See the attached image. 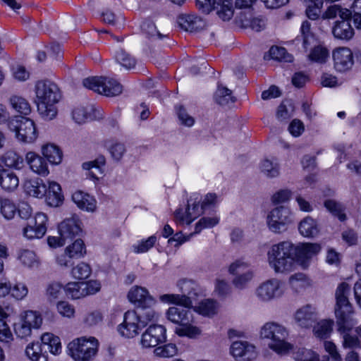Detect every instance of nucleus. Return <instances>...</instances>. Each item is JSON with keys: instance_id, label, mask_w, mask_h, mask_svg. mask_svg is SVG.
Segmentation results:
<instances>
[{"instance_id": "a19ab883", "label": "nucleus", "mask_w": 361, "mask_h": 361, "mask_svg": "<svg viewBox=\"0 0 361 361\" xmlns=\"http://www.w3.org/2000/svg\"><path fill=\"white\" fill-rule=\"evenodd\" d=\"M261 172L268 178H275L279 175V164L275 160L264 159L260 165Z\"/></svg>"}, {"instance_id": "c9c22d12", "label": "nucleus", "mask_w": 361, "mask_h": 361, "mask_svg": "<svg viewBox=\"0 0 361 361\" xmlns=\"http://www.w3.org/2000/svg\"><path fill=\"white\" fill-rule=\"evenodd\" d=\"M42 345L49 347L48 352L54 355H58L61 353V345L60 338L50 333L44 334L41 337Z\"/></svg>"}, {"instance_id": "338daca9", "label": "nucleus", "mask_w": 361, "mask_h": 361, "mask_svg": "<svg viewBox=\"0 0 361 361\" xmlns=\"http://www.w3.org/2000/svg\"><path fill=\"white\" fill-rule=\"evenodd\" d=\"M292 196V192L288 189H283L275 192L271 197V202L274 204H279L288 202Z\"/></svg>"}, {"instance_id": "bf43d9fd", "label": "nucleus", "mask_w": 361, "mask_h": 361, "mask_svg": "<svg viewBox=\"0 0 361 361\" xmlns=\"http://www.w3.org/2000/svg\"><path fill=\"white\" fill-rule=\"evenodd\" d=\"M63 293V286L60 283L51 282L46 289V296L50 302L59 298Z\"/></svg>"}, {"instance_id": "0e129e2a", "label": "nucleus", "mask_w": 361, "mask_h": 361, "mask_svg": "<svg viewBox=\"0 0 361 361\" xmlns=\"http://www.w3.org/2000/svg\"><path fill=\"white\" fill-rule=\"evenodd\" d=\"M295 361H317V354L311 350L299 348L295 353Z\"/></svg>"}, {"instance_id": "412c9836", "label": "nucleus", "mask_w": 361, "mask_h": 361, "mask_svg": "<svg viewBox=\"0 0 361 361\" xmlns=\"http://www.w3.org/2000/svg\"><path fill=\"white\" fill-rule=\"evenodd\" d=\"M321 247L317 243H302L295 246V260L305 269L308 267L310 259L319 253Z\"/></svg>"}, {"instance_id": "a18cd8bd", "label": "nucleus", "mask_w": 361, "mask_h": 361, "mask_svg": "<svg viewBox=\"0 0 361 361\" xmlns=\"http://www.w3.org/2000/svg\"><path fill=\"white\" fill-rule=\"evenodd\" d=\"M27 192L36 197H42L47 193V185L42 180L30 182L27 185Z\"/></svg>"}, {"instance_id": "c85d7f7f", "label": "nucleus", "mask_w": 361, "mask_h": 361, "mask_svg": "<svg viewBox=\"0 0 361 361\" xmlns=\"http://www.w3.org/2000/svg\"><path fill=\"white\" fill-rule=\"evenodd\" d=\"M48 348L42 343H32L27 346L25 354L32 361H47Z\"/></svg>"}, {"instance_id": "680f3d73", "label": "nucleus", "mask_w": 361, "mask_h": 361, "mask_svg": "<svg viewBox=\"0 0 361 361\" xmlns=\"http://www.w3.org/2000/svg\"><path fill=\"white\" fill-rule=\"evenodd\" d=\"M219 221L217 217H202L195 225L194 233H199L204 228H212Z\"/></svg>"}, {"instance_id": "603ef678", "label": "nucleus", "mask_w": 361, "mask_h": 361, "mask_svg": "<svg viewBox=\"0 0 361 361\" xmlns=\"http://www.w3.org/2000/svg\"><path fill=\"white\" fill-rule=\"evenodd\" d=\"M269 54L271 59L279 61L291 62L293 60V56L288 54L283 47H271L269 49Z\"/></svg>"}, {"instance_id": "2eb2a0df", "label": "nucleus", "mask_w": 361, "mask_h": 361, "mask_svg": "<svg viewBox=\"0 0 361 361\" xmlns=\"http://www.w3.org/2000/svg\"><path fill=\"white\" fill-rule=\"evenodd\" d=\"M282 283L276 279L267 280L256 289V295L263 302L270 301L282 295Z\"/></svg>"}, {"instance_id": "37998d69", "label": "nucleus", "mask_w": 361, "mask_h": 361, "mask_svg": "<svg viewBox=\"0 0 361 361\" xmlns=\"http://www.w3.org/2000/svg\"><path fill=\"white\" fill-rule=\"evenodd\" d=\"M17 212L14 202L7 198H0V212L7 220L12 219Z\"/></svg>"}, {"instance_id": "4d7b16f0", "label": "nucleus", "mask_w": 361, "mask_h": 361, "mask_svg": "<svg viewBox=\"0 0 361 361\" xmlns=\"http://www.w3.org/2000/svg\"><path fill=\"white\" fill-rule=\"evenodd\" d=\"M71 273L74 278L83 280L87 279L90 276L92 269L88 264L80 262L76 267L73 268Z\"/></svg>"}, {"instance_id": "79ce46f5", "label": "nucleus", "mask_w": 361, "mask_h": 361, "mask_svg": "<svg viewBox=\"0 0 361 361\" xmlns=\"http://www.w3.org/2000/svg\"><path fill=\"white\" fill-rule=\"evenodd\" d=\"M69 258L78 259L86 254V248L83 241L81 239H77L66 249Z\"/></svg>"}, {"instance_id": "09e8293b", "label": "nucleus", "mask_w": 361, "mask_h": 361, "mask_svg": "<svg viewBox=\"0 0 361 361\" xmlns=\"http://www.w3.org/2000/svg\"><path fill=\"white\" fill-rule=\"evenodd\" d=\"M82 282H71L68 283L64 288L68 297L73 299H79L85 297L84 288Z\"/></svg>"}, {"instance_id": "cd10ccee", "label": "nucleus", "mask_w": 361, "mask_h": 361, "mask_svg": "<svg viewBox=\"0 0 361 361\" xmlns=\"http://www.w3.org/2000/svg\"><path fill=\"white\" fill-rule=\"evenodd\" d=\"M180 27L185 31L195 32L204 27L203 20L195 15H181L178 18Z\"/></svg>"}, {"instance_id": "69168bd1", "label": "nucleus", "mask_w": 361, "mask_h": 361, "mask_svg": "<svg viewBox=\"0 0 361 361\" xmlns=\"http://www.w3.org/2000/svg\"><path fill=\"white\" fill-rule=\"evenodd\" d=\"M109 151L115 161H120L126 153V147L123 143L115 142L109 147Z\"/></svg>"}, {"instance_id": "393cba45", "label": "nucleus", "mask_w": 361, "mask_h": 361, "mask_svg": "<svg viewBox=\"0 0 361 361\" xmlns=\"http://www.w3.org/2000/svg\"><path fill=\"white\" fill-rule=\"evenodd\" d=\"M72 200L78 208L86 212H94L97 209L95 198L83 191H75L72 195Z\"/></svg>"}, {"instance_id": "4468645a", "label": "nucleus", "mask_w": 361, "mask_h": 361, "mask_svg": "<svg viewBox=\"0 0 361 361\" xmlns=\"http://www.w3.org/2000/svg\"><path fill=\"white\" fill-rule=\"evenodd\" d=\"M338 331L343 338L342 345L344 348H354L360 346L359 338L350 334L356 324L353 318L336 320Z\"/></svg>"}, {"instance_id": "8fccbe9b", "label": "nucleus", "mask_w": 361, "mask_h": 361, "mask_svg": "<svg viewBox=\"0 0 361 361\" xmlns=\"http://www.w3.org/2000/svg\"><path fill=\"white\" fill-rule=\"evenodd\" d=\"M20 261L25 265L30 268L38 267L39 265V258L36 254L29 250H23L18 257Z\"/></svg>"}, {"instance_id": "aec40b11", "label": "nucleus", "mask_w": 361, "mask_h": 361, "mask_svg": "<svg viewBox=\"0 0 361 361\" xmlns=\"http://www.w3.org/2000/svg\"><path fill=\"white\" fill-rule=\"evenodd\" d=\"M59 232L62 239L72 240L82 232L81 222L79 218L73 215L66 218L59 225Z\"/></svg>"}, {"instance_id": "f3484780", "label": "nucleus", "mask_w": 361, "mask_h": 361, "mask_svg": "<svg viewBox=\"0 0 361 361\" xmlns=\"http://www.w3.org/2000/svg\"><path fill=\"white\" fill-rule=\"evenodd\" d=\"M230 351L237 361H252L257 357L255 345L247 341H233L231 345Z\"/></svg>"}, {"instance_id": "4c0bfd02", "label": "nucleus", "mask_w": 361, "mask_h": 361, "mask_svg": "<svg viewBox=\"0 0 361 361\" xmlns=\"http://www.w3.org/2000/svg\"><path fill=\"white\" fill-rule=\"evenodd\" d=\"M42 154L53 164H59L62 160V152L54 145H46L42 147Z\"/></svg>"}, {"instance_id": "f03ea898", "label": "nucleus", "mask_w": 361, "mask_h": 361, "mask_svg": "<svg viewBox=\"0 0 361 361\" xmlns=\"http://www.w3.org/2000/svg\"><path fill=\"white\" fill-rule=\"evenodd\" d=\"M295 260V246L290 241L273 245L267 252L269 267L277 274L290 271Z\"/></svg>"}, {"instance_id": "5fc2aeb1", "label": "nucleus", "mask_w": 361, "mask_h": 361, "mask_svg": "<svg viewBox=\"0 0 361 361\" xmlns=\"http://www.w3.org/2000/svg\"><path fill=\"white\" fill-rule=\"evenodd\" d=\"M289 283L295 292H300L309 285L306 276L302 273L291 276L289 279Z\"/></svg>"}, {"instance_id": "e433bc0d", "label": "nucleus", "mask_w": 361, "mask_h": 361, "mask_svg": "<svg viewBox=\"0 0 361 361\" xmlns=\"http://www.w3.org/2000/svg\"><path fill=\"white\" fill-rule=\"evenodd\" d=\"M9 103L11 107L20 114L27 116L31 112L29 102L22 97L13 95L11 97Z\"/></svg>"}, {"instance_id": "7ed1b4c3", "label": "nucleus", "mask_w": 361, "mask_h": 361, "mask_svg": "<svg viewBox=\"0 0 361 361\" xmlns=\"http://www.w3.org/2000/svg\"><path fill=\"white\" fill-rule=\"evenodd\" d=\"M260 334L262 338L270 340L269 347L279 355H286L293 349V345L286 341L288 330L278 323H266Z\"/></svg>"}, {"instance_id": "f257e3e1", "label": "nucleus", "mask_w": 361, "mask_h": 361, "mask_svg": "<svg viewBox=\"0 0 361 361\" xmlns=\"http://www.w3.org/2000/svg\"><path fill=\"white\" fill-rule=\"evenodd\" d=\"M37 111L42 118L50 121L57 114L55 106L60 98L61 93L58 86L50 80H40L35 85Z\"/></svg>"}, {"instance_id": "b1692460", "label": "nucleus", "mask_w": 361, "mask_h": 361, "mask_svg": "<svg viewBox=\"0 0 361 361\" xmlns=\"http://www.w3.org/2000/svg\"><path fill=\"white\" fill-rule=\"evenodd\" d=\"M128 300L134 303L137 308L142 305H153L154 299L149 294L148 290L140 286H133L128 293Z\"/></svg>"}, {"instance_id": "3c124183", "label": "nucleus", "mask_w": 361, "mask_h": 361, "mask_svg": "<svg viewBox=\"0 0 361 361\" xmlns=\"http://www.w3.org/2000/svg\"><path fill=\"white\" fill-rule=\"evenodd\" d=\"M116 60L126 69L133 68L136 64L135 59L123 49H120L116 52Z\"/></svg>"}, {"instance_id": "ddd939ff", "label": "nucleus", "mask_w": 361, "mask_h": 361, "mask_svg": "<svg viewBox=\"0 0 361 361\" xmlns=\"http://www.w3.org/2000/svg\"><path fill=\"white\" fill-rule=\"evenodd\" d=\"M166 329L162 325H150L142 334L140 344L142 348H149L164 343L166 340Z\"/></svg>"}, {"instance_id": "39448f33", "label": "nucleus", "mask_w": 361, "mask_h": 361, "mask_svg": "<svg viewBox=\"0 0 361 361\" xmlns=\"http://www.w3.org/2000/svg\"><path fill=\"white\" fill-rule=\"evenodd\" d=\"M99 342L94 337H80L68 345V355L75 361H91L97 355Z\"/></svg>"}, {"instance_id": "4be33fe9", "label": "nucleus", "mask_w": 361, "mask_h": 361, "mask_svg": "<svg viewBox=\"0 0 361 361\" xmlns=\"http://www.w3.org/2000/svg\"><path fill=\"white\" fill-rule=\"evenodd\" d=\"M316 308L306 305L299 308L295 313L294 319L296 324L302 328H310L317 321Z\"/></svg>"}, {"instance_id": "774afa93", "label": "nucleus", "mask_w": 361, "mask_h": 361, "mask_svg": "<svg viewBox=\"0 0 361 361\" xmlns=\"http://www.w3.org/2000/svg\"><path fill=\"white\" fill-rule=\"evenodd\" d=\"M102 320V312L99 310H94L86 315L84 322L87 326H92L99 324Z\"/></svg>"}, {"instance_id": "423d86ee", "label": "nucleus", "mask_w": 361, "mask_h": 361, "mask_svg": "<svg viewBox=\"0 0 361 361\" xmlns=\"http://www.w3.org/2000/svg\"><path fill=\"white\" fill-rule=\"evenodd\" d=\"M8 128L15 133L16 139L23 143H33L38 137L35 122L23 116H12L8 123Z\"/></svg>"}, {"instance_id": "ea45409f", "label": "nucleus", "mask_w": 361, "mask_h": 361, "mask_svg": "<svg viewBox=\"0 0 361 361\" xmlns=\"http://www.w3.org/2000/svg\"><path fill=\"white\" fill-rule=\"evenodd\" d=\"M152 305H142L138 307L137 310L135 311L142 326H145L148 322L157 318L156 312L152 308Z\"/></svg>"}, {"instance_id": "bb28decb", "label": "nucleus", "mask_w": 361, "mask_h": 361, "mask_svg": "<svg viewBox=\"0 0 361 361\" xmlns=\"http://www.w3.org/2000/svg\"><path fill=\"white\" fill-rule=\"evenodd\" d=\"M105 164V157L100 155L94 160L84 162L82 167L84 170L89 171V176L91 178L99 180L104 173Z\"/></svg>"}, {"instance_id": "f8f14e48", "label": "nucleus", "mask_w": 361, "mask_h": 361, "mask_svg": "<svg viewBox=\"0 0 361 361\" xmlns=\"http://www.w3.org/2000/svg\"><path fill=\"white\" fill-rule=\"evenodd\" d=\"M250 264L243 259H237L228 267L229 274L235 276L232 280L233 286L238 289H243L251 281L254 272L249 269Z\"/></svg>"}, {"instance_id": "6e6552de", "label": "nucleus", "mask_w": 361, "mask_h": 361, "mask_svg": "<svg viewBox=\"0 0 361 361\" xmlns=\"http://www.w3.org/2000/svg\"><path fill=\"white\" fill-rule=\"evenodd\" d=\"M42 324V317L39 312L32 310L25 311L14 324V332L18 338L27 340L32 335V330L39 329Z\"/></svg>"}, {"instance_id": "7c9ffc66", "label": "nucleus", "mask_w": 361, "mask_h": 361, "mask_svg": "<svg viewBox=\"0 0 361 361\" xmlns=\"http://www.w3.org/2000/svg\"><path fill=\"white\" fill-rule=\"evenodd\" d=\"M96 111L92 105L78 106L73 111V118L78 123H85L88 119L99 118V116L96 114Z\"/></svg>"}, {"instance_id": "58836bf2", "label": "nucleus", "mask_w": 361, "mask_h": 361, "mask_svg": "<svg viewBox=\"0 0 361 361\" xmlns=\"http://www.w3.org/2000/svg\"><path fill=\"white\" fill-rule=\"evenodd\" d=\"M214 98L216 102L221 106L233 104L235 101V98L232 95L231 90L220 85H218Z\"/></svg>"}, {"instance_id": "052dcab7", "label": "nucleus", "mask_w": 361, "mask_h": 361, "mask_svg": "<svg viewBox=\"0 0 361 361\" xmlns=\"http://www.w3.org/2000/svg\"><path fill=\"white\" fill-rule=\"evenodd\" d=\"M325 207L341 221L345 220L346 216L343 213L341 205L334 200H328L324 202Z\"/></svg>"}, {"instance_id": "6ab92c4d", "label": "nucleus", "mask_w": 361, "mask_h": 361, "mask_svg": "<svg viewBox=\"0 0 361 361\" xmlns=\"http://www.w3.org/2000/svg\"><path fill=\"white\" fill-rule=\"evenodd\" d=\"M334 68L339 72L350 69L353 65V56L351 50L347 47H340L333 51Z\"/></svg>"}, {"instance_id": "c03bdc74", "label": "nucleus", "mask_w": 361, "mask_h": 361, "mask_svg": "<svg viewBox=\"0 0 361 361\" xmlns=\"http://www.w3.org/2000/svg\"><path fill=\"white\" fill-rule=\"evenodd\" d=\"M307 4L305 13L310 20L319 19L322 13V3L319 0H304Z\"/></svg>"}, {"instance_id": "2f4dec72", "label": "nucleus", "mask_w": 361, "mask_h": 361, "mask_svg": "<svg viewBox=\"0 0 361 361\" xmlns=\"http://www.w3.org/2000/svg\"><path fill=\"white\" fill-rule=\"evenodd\" d=\"M19 185V178L13 171L2 170L0 173V186L7 192L15 190Z\"/></svg>"}, {"instance_id": "13d9d810", "label": "nucleus", "mask_w": 361, "mask_h": 361, "mask_svg": "<svg viewBox=\"0 0 361 361\" xmlns=\"http://www.w3.org/2000/svg\"><path fill=\"white\" fill-rule=\"evenodd\" d=\"M178 353V348L173 343H168L156 348L154 353L160 357H171L175 356Z\"/></svg>"}, {"instance_id": "de8ad7c7", "label": "nucleus", "mask_w": 361, "mask_h": 361, "mask_svg": "<svg viewBox=\"0 0 361 361\" xmlns=\"http://www.w3.org/2000/svg\"><path fill=\"white\" fill-rule=\"evenodd\" d=\"M195 310L202 315L212 316L216 313L217 304L213 300L205 299L200 302Z\"/></svg>"}, {"instance_id": "864d4df0", "label": "nucleus", "mask_w": 361, "mask_h": 361, "mask_svg": "<svg viewBox=\"0 0 361 361\" xmlns=\"http://www.w3.org/2000/svg\"><path fill=\"white\" fill-rule=\"evenodd\" d=\"M294 111V106L290 101L283 102L276 112L277 118L280 121H285L290 118L293 116Z\"/></svg>"}, {"instance_id": "dca6fc26", "label": "nucleus", "mask_w": 361, "mask_h": 361, "mask_svg": "<svg viewBox=\"0 0 361 361\" xmlns=\"http://www.w3.org/2000/svg\"><path fill=\"white\" fill-rule=\"evenodd\" d=\"M47 216L39 212L36 214L33 223L29 224L23 228V236L28 240L42 238L47 232Z\"/></svg>"}, {"instance_id": "473e14b6", "label": "nucleus", "mask_w": 361, "mask_h": 361, "mask_svg": "<svg viewBox=\"0 0 361 361\" xmlns=\"http://www.w3.org/2000/svg\"><path fill=\"white\" fill-rule=\"evenodd\" d=\"M1 161L6 166L15 169H21L24 166V159L16 152L9 150L1 157Z\"/></svg>"}, {"instance_id": "0eeeda50", "label": "nucleus", "mask_w": 361, "mask_h": 361, "mask_svg": "<svg viewBox=\"0 0 361 361\" xmlns=\"http://www.w3.org/2000/svg\"><path fill=\"white\" fill-rule=\"evenodd\" d=\"M293 222V216L291 211L284 206L274 207L267 216V227L274 233L279 234L286 231L288 226Z\"/></svg>"}, {"instance_id": "5701e85b", "label": "nucleus", "mask_w": 361, "mask_h": 361, "mask_svg": "<svg viewBox=\"0 0 361 361\" xmlns=\"http://www.w3.org/2000/svg\"><path fill=\"white\" fill-rule=\"evenodd\" d=\"M166 316L169 321L180 325H186L192 322V313L190 307L180 305L179 307H171L166 312Z\"/></svg>"}, {"instance_id": "f704fd0d", "label": "nucleus", "mask_w": 361, "mask_h": 361, "mask_svg": "<svg viewBox=\"0 0 361 361\" xmlns=\"http://www.w3.org/2000/svg\"><path fill=\"white\" fill-rule=\"evenodd\" d=\"M333 325L334 321L331 319H322L319 321L314 326V335L319 338H327L333 331Z\"/></svg>"}, {"instance_id": "c756f323", "label": "nucleus", "mask_w": 361, "mask_h": 361, "mask_svg": "<svg viewBox=\"0 0 361 361\" xmlns=\"http://www.w3.org/2000/svg\"><path fill=\"white\" fill-rule=\"evenodd\" d=\"M335 38L342 40H349L354 36V29L348 20H338L332 29Z\"/></svg>"}, {"instance_id": "20e7f679", "label": "nucleus", "mask_w": 361, "mask_h": 361, "mask_svg": "<svg viewBox=\"0 0 361 361\" xmlns=\"http://www.w3.org/2000/svg\"><path fill=\"white\" fill-rule=\"evenodd\" d=\"M178 287L181 294L161 295L159 300L163 302L190 307L192 305V300H195L200 293L199 286L192 280L183 279L178 281Z\"/></svg>"}, {"instance_id": "a211bd4d", "label": "nucleus", "mask_w": 361, "mask_h": 361, "mask_svg": "<svg viewBox=\"0 0 361 361\" xmlns=\"http://www.w3.org/2000/svg\"><path fill=\"white\" fill-rule=\"evenodd\" d=\"M137 317L134 311H127L125 313L123 322L118 326V329L121 336L130 338L138 335L142 324Z\"/></svg>"}, {"instance_id": "72a5a7b5", "label": "nucleus", "mask_w": 361, "mask_h": 361, "mask_svg": "<svg viewBox=\"0 0 361 361\" xmlns=\"http://www.w3.org/2000/svg\"><path fill=\"white\" fill-rule=\"evenodd\" d=\"M298 229L305 237H314L319 231L317 221L310 216H307L300 221Z\"/></svg>"}, {"instance_id": "6e6d98bb", "label": "nucleus", "mask_w": 361, "mask_h": 361, "mask_svg": "<svg viewBox=\"0 0 361 361\" xmlns=\"http://www.w3.org/2000/svg\"><path fill=\"white\" fill-rule=\"evenodd\" d=\"M329 54V51L326 48L319 45L314 47L310 54L308 55V58L312 61L317 62V63H324L328 58Z\"/></svg>"}, {"instance_id": "1a4fd4ad", "label": "nucleus", "mask_w": 361, "mask_h": 361, "mask_svg": "<svg viewBox=\"0 0 361 361\" xmlns=\"http://www.w3.org/2000/svg\"><path fill=\"white\" fill-rule=\"evenodd\" d=\"M84 87L103 94L107 97H114L122 92V86L113 78L106 77H90L83 80Z\"/></svg>"}, {"instance_id": "9b49d317", "label": "nucleus", "mask_w": 361, "mask_h": 361, "mask_svg": "<svg viewBox=\"0 0 361 361\" xmlns=\"http://www.w3.org/2000/svg\"><path fill=\"white\" fill-rule=\"evenodd\" d=\"M349 292L350 286L345 282L340 283L336 290L335 314L336 320L353 318L351 317L353 312V307L348 300Z\"/></svg>"}, {"instance_id": "9d476101", "label": "nucleus", "mask_w": 361, "mask_h": 361, "mask_svg": "<svg viewBox=\"0 0 361 361\" xmlns=\"http://www.w3.org/2000/svg\"><path fill=\"white\" fill-rule=\"evenodd\" d=\"M196 5L204 13L216 9L218 16L224 21L229 20L233 16L232 0H196Z\"/></svg>"}, {"instance_id": "a878e982", "label": "nucleus", "mask_w": 361, "mask_h": 361, "mask_svg": "<svg viewBox=\"0 0 361 361\" xmlns=\"http://www.w3.org/2000/svg\"><path fill=\"white\" fill-rule=\"evenodd\" d=\"M25 161L30 169L35 173L46 176L49 171L45 159L34 152H29L25 155Z\"/></svg>"}, {"instance_id": "e2e57ef3", "label": "nucleus", "mask_w": 361, "mask_h": 361, "mask_svg": "<svg viewBox=\"0 0 361 361\" xmlns=\"http://www.w3.org/2000/svg\"><path fill=\"white\" fill-rule=\"evenodd\" d=\"M175 332L180 336H188L190 338L195 337L200 334L198 328L189 324L180 325L179 327L176 328Z\"/></svg>"}, {"instance_id": "49530a36", "label": "nucleus", "mask_w": 361, "mask_h": 361, "mask_svg": "<svg viewBox=\"0 0 361 361\" xmlns=\"http://www.w3.org/2000/svg\"><path fill=\"white\" fill-rule=\"evenodd\" d=\"M192 201V197L190 198L188 201V207L185 212L184 213L181 209H177L175 212V219L176 221H179L181 224L186 223L187 224H190L195 219H196L198 216H200V212L195 213L192 215L190 211V202Z\"/></svg>"}]
</instances>
